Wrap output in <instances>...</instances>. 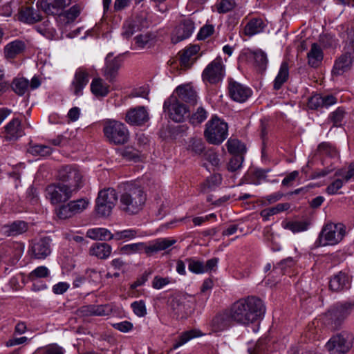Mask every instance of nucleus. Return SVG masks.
<instances>
[{"label":"nucleus","mask_w":354,"mask_h":354,"mask_svg":"<svg viewBox=\"0 0 354 354\" xmlns=\"http://www.w3.org/2000/svg\"><path fill=\"white\" fill-rule=\"evenodd\" d=\"M263 301L256 297H248L233 304L230 308L232 320L241 324H249L261 319L265 313Z\"/></svg>","instance_id":"obj_1"},{"label":"nucleus","mask_w":354,"mask_h":354,"mask_svg":"<svg viewBox=\"0 0 354 354\" xmlns=\"http://www.w3.org/2000/svg\"><path fill=\"white\" fill-rule=\"evenodd\" d=\"M119 196V209L128 215L140 212L147 201V194L143 189L133 183H124Z\"/></svg>","instance_id":"obj_2"},{"label":"nucleus","mask_w":354,"mask_h":354,"mask_svg":"<svg viewBox=\"0 0 354 354\" xmlns=\"http://www.w3.org/2000/svg\"><path fill=\"white\" fill-rule=\"evenodd\" d=\"M176 243V240L168 238H159L149 242L133 243L123 245L120 248V252L127 255L140 254L145 252L147 256L151 257L154 254L166 250Z\"/></svg>","instance_id":"obj_3"},{"label":"nucleus","mask_w":354,"mask_h":354,"mask_svg":"<svg viewBox=\"0 0 354 354\" xmlns=\"http://www.w3.org/2000/svg\"><path fill=\"white\" fill-rule=\"evenodd\" d=\"M354 308L353 302H339L331 306L324 315V324L331 330L340 328Z\"/></svg>","instance_id":"obj_4"},{"label":"nucleus","mask_w":354,"mask_h":354,"mask_svg":"<svg viewBox=\"0 0 354 354\" xmlns=\"http://www.w3.org/2000/svg\"><path fill=\"white\" fill-rule=\"evenodd\" d=\"M345 235V228L341 223H330L325 225L315 242L317 248L333 246L339 243Z\"/></svg>","instance_id":"obj_5"},{"label":"nucleus","mask_w":354,"mask_h":354,"mask_svg":"<svg viewBox=\"0 0 354 354\" xmlns=\"http://www.w3.org/2000/svg\"><path fill=\"white\" fill-rule=\"evenodd\" d=\"M103 132L108 141L114 145H124L129 141V131L126 126L119 121L106 120L104 123Z\"/></svg>","instance_id":"obj_6"},{"label":"nucleus","mask_w":354,"mask_h":354,"mask_svg":"<svg viewBox=\"0 0 354 354\" xmlns=\"http://www.w3.org/2000/svg\"><path fill=\"white\" fill-rule=\"evenodd\" d=\"M205 127L204 136L209 143L219 145L226 139L228 131L227 124L218 117H212Z\"/></svg>","instance_id":"obj_7"},{"label":"nucleus","mask_w":354,"mask_h":354,"mask_svg":"<svg viewBox=\"0 0 354 354\" xmlns=\"http://www.w3.org/2000/svg\"><path fill=\"white\" fill-rule=\"evenodd\" d=\"M59 183L67 188L70 189L74 193L82 187V176L80 171L71 166H63L59 171L57 174Z\"/></svg>","instance_id":"obj_8"},{"label":"nucleus","mask_w":354,"mask_h":354,"mask_svg":"<svg viewBox=\"0 0 354 354\" xmlns=\"http://www.w3.org/2000/svg\"><path fill=\"white\" fill-rule=\"evenodd\" d=\"M354 337L348 331H342L330 337L326 348L330 354H345L353 346Z\"/></svg>","instance_id":"obj_9"},{"label":"nucleus","mask_w":354,"mask_h":354,"mask_svg":"<svg viewBox=\"0 0 354 354\" xmlns=\"http://www.w3.org/2000/svg\"><path fill=\"white\" fill-rule=\"evenodd\" d=\"M117 200L116 192L113 188L101 190L96 199L95 210L97 214L101 216H109Z\"/></svg>","instance_id":"obj_10"},{"label":"nucleus","mask_w":354,"mask_h":354,"mask_svg":"<svg viewBox=\"0 0 354 354\" xmlns=\"http://www.w3.org/2000/svg\"><path fill=\"white\" fill-rule=\"evenodd\" d=\"M163 110L169 114L170 119L176 122H182L188 117V109L172 94L164 102Z\"/></svg>","instance_id":"obj_11"},{"label":"nucleus","mask_w":354,"mask_h":354,"mask_svg":"<svg viewBox=\"0 0 354 354\" xmlns=\"http://www.w3.org/2000/svg\"><path fill=\"white\" fill-rule=\"evenodd\" d=\"M46 197L51 204L57 205L65 203L69 200L75 194L70 189L60 184L53 183L48 185L45 190Z\"/></svg>","instance_id":"obj_12"},{"label":"nucleus","mask_w":354,"mask_h":354,"mask_svg":"<svg viewBox=\"0 0 354 354\" xmlns=\"http://www.w3.org/2000/svg\"><path fill=\"white\" fill-rule=\"evenodd\" d=\"M88 203V201L85 198L71 201L56 208L55 214L60 219H67L82 212L86 209Z\"/></svg>","instance_id":"obj_13"},{"label":"nucleus","mask_w":354,"mask_h":354,"mask_svg":"<svg viewBox=\"0 0 354 354\" xmlns=\"http://www.w3.org/2000/svg\"><path fill=\"white\" fill-rule=\"evenodd\" d=\"M224 75L225 68L222 59L217 57L205 67L202 73V79L205 82L214 84L221 81Z\"/></svg>","instance_id":"obj_14"},{"label":"nucleus","mask_w":354,"mask_h":354,"mask_svg":"<svg viewBox=\"0 0 354 354\" xmlns=\"http://www.w3.org/2000/svg\"><path fill=\"white\" fill-rule=\"evenodd\" d=\"M149 22L145 13H140L132 19H127L123 24L122 35L126 39L131 37L136 32L148 28Z\"/></svg>","instance_id":"obj_15"},{"label":"nucleus","mask_w":354,"mask_h":354,"mask_svg":"<svg viewBox=\"0 0 354 354\" xmlns=\"http://www.w3.org/2000/svg\"><path fill=\"white\" fill-rule=\"evenodd\" d=\"M228 90L230 97L240 103L245 102L252 93L250 88L232 80L229 82Z\"/></svg>","instance_id":"obj_16"},{"label":"nucleus","mask_w":354,"mask_h":354,"mask_svg":"<svg viewBox=\"0 0 354 354\" xmlns=\"http://www.w3.org/2000/svg\"><path fill=\"white\" fill-rule=\"evenodd\" d=\"M352 277L346 272L340 271L329 281V288L336 292L346 291L351 287Z\"/></svg>","instance_id":"obj_17"},{"label":"nucleus","mask_w":354,"mask_h":354,"mask_svg":"<svg viewBox=\"0 0 354 354\" xmlns=\"http://www.w3.org/2000/svg\"><path fill=\"white\" fill-rule=\"evenodd\" d=\"M71 3V0H38L37 6L48 15H57Z\"/></svg>","instance_id":"obj_18"},{"label":"nucleus","mask_w":354,"mask_h":354,"mask_svg":"<svg viewBox=\"0 0 354 354\" xmlns=\"http://www.w3.org/2000/svg\"><path fill=\"white\" fill-rule=\"evenodd\" d=\"M50 239L43 237L32 242L30 251L32 257L37 259H44L51 252Z\"/></svg>","instance_id":"obj_19"},{"label":"nucleus","mask_w":354,"mask_h":354,"mask_svg":"<svg viewBox=\"0 0 354 354\" xmlns=\"http://www.w3.org/2000/svg\"><path fill=\"white\" fill-rule=\"evenodd\" d=\"M89 81V75L86 68L84 67L78 68L75 73L74 78L71 82V89L74 95L80 96L82 94V91L87 85Z\"/></svg>","instance_id":"obj_20"},{"label":"nucleus","mask_w":354,"mask_h":354,"mask_svg":"<svg viewBox=\"0 0 354 354\" xmlns=\"http://www.w3.org/2000/svg\"><path fill=\"white\" fill-rule=\"evenodd\" d=\"M179 101L187 104H195L198 95L196 90L191 84H182L176 87L174 91Z\"/></svg>","instance_id":"obj_21"},{"label":"nucleus","mask_w":354,"mask_h":354,"mask_svg":"<svg viewBox=\"0 0 354 354\" xmlns=\"http://www.w3.org/2000/svg\"><path fill=\"white\" fill-rule=\"evenodd\" d=\"M194 29V25L191 20H184L178 24L171 37V41L174 44L180 42L184 39H187L191 36Z\"/></svg>","instance_id":"obj_22"},{"label":"nucleus","mask_w":354,"mask_h":354,"mask_svg":"<svg viewBox=\"0 0 354 354\" xmlns=\"http://www.w3.org/2000/svg\"><path fill=\"white\" fill-rule=\"evenodd\" d=\"M21 120L13 118L4 127V138L8 141H15L24 135Z\"/></svg>","instance_id":"obj_23"},{"label":"nucleus","mask_w":354,"mask_h":354,"mask_svg":"<svg viewBox=\"0 0 354 354\" xmlns=\"http://www.w3.org/2000/svg\"><path fill=\"white\" fill-rule=\"evenodd\" d=\"M149 114L144 106H138L127 111L125 120L131 125H142L149 120Z\"/></svg>","instance_id":"obj_24"},{"label":"nucleus","mask_w":354,"mask_h":354,"mask_svg":"<svg viewBox=\"0 0 354 354\" xmlns=\"http://www.w3.org/2000/svg\"><path fill=\"white\" fill-rule=\"evenodd\" d=\"M28 230V225L24 221H15L1 227V232L7 236L21 235Z\"/></svg>","instance_id":"obj_25"},{"label":"nucleus","mask_w":354,"mask_h":354,"mask_svg":"<svg viewBox=\"0 0 354 354\" xmlns=\"http://www.w3.org/2000/svg\"><path fill=\"white\" fill-rule=\"evenodd\" d=\"M121 59L119 57L111 59V54L106 58V66L104 68V75L109 82L115 80L121 66Z\"/></svg>","instance_id":"obj_26"},{"label":"nucleus","mask_w":354,"mask_h":354,"mask_svg":"<svg viewBox=\"0 0 354 354\" xmlns=\"http://www.w3.org/2000/svg\"><path fill=\"white\" fill-rule=\"evenodd\" d=\"M352 64L353 59L350 53L341 55L335 62L332 70L333 75L338 76L344 74L351 68Z\"/></svg>","instance_id":"obj_27"},{"label":"nucleus","mask_w":354,"mask_h":354,"mask_svg":"<svg viewBox=\"0 0 354 354\" xmlns=\"http://www.w3.org/2000/svg\"><path fill=\"white\" fill-rule=\"evenodd\" d=\"M266 24L261 18H252L245 24L243 34L249 37L263 32Z\"/></svg>","instance_id":"obj_28"},{"label":"nucleus","mask_w":354,"mask_h":354,"mask_svg":"<svg viewBox=\"0 0 354 354\" xmlns=\"http://www.w3.org/2000/svg\"><path fill=\"white\" fill-rule=\"evenodd\" d=\"M232 318L231 312L216 315L211 322L212 330L214 333L224 330L230 326Z\"/></svg>","instance_id":"obj_29"},{"label":"nucleus","mask_w":354,"mask_h":354,"mask_svg":"<svg viewBox=\"0 0 354 354\" xmlns=\"http://www.w3.org/2000/svg\"><path fill=\"white\" fill-rule=\"evenodd\" d=\"M199 50V46L197 45L192 46L178 53L180 57V66L185 68H189L195 62L194 56Z\"/></svg>","instance_id":"obj_30"},{"label":"nucleus","mask_w":354,"mask_h":354,"mask_svg":"<svg viewBox=\"0 0 354 354\" xmlns=\"http://www.w3.org/2000/svg\"><path fill=\"white\" fill-rule=\"evenodd\" d=\"M26 48L25 43L19 39L14 40L5 46L3 53L6 59H13L24 52Z\"/></svg>","instance_id":"obj_31"},{"label":"nucleus","mask_w":354,"mask_h":354,"mask_svg":"<svg viewBox=\"0 0 354 354\" xmlns=\"http://www.w3.org/2000/svg\"><path fill=\"white\" fill-rule=\"evenodd\" d=\"M323 57V52L320 46L316 43H313L307 54L308 64L311 67H317L321 64Z\"/></svg>","instance_id":"obj_32"},{"label":"nucleus","mask_w":354,"mask_h":354,"mask_svg":"<svg viewBox=\"0 0 354 354\" xmlns=\"http://www.w3.org/2000/svg\"><path fill=\"white\" fill-rule=\"evenodd\" d=\"M111 246L106 243H95L90 248V254L100 259H107L111 254Z\"/></svg>","instance_id":"obj_33"},{"label":"nucleus","mask_w":354,"mask_h":354,"mask_svg":"<svg viewBox=\"0 0 354 354\" xmlns=\"http://www.w3.org/2000/svg\"><path fill=\"white\" fill-rule=\"evenodd\" d=\"M109 312L110 308L104 305H88L81 308V313L85 316H105Z\"/></svg>","instance_id":"obj_34"},{"label":"nucleus","mask_w":354,"mask_h":354,"mask_svg":"<svg viewBox=\"0 0 354 354\" xmlns=\"http://www.w3.org/2000/svg\"><path fill=\"white\" fill-rule=\"evenodd\" d=\"M41 18L39 12L31 7L23 8L19 12V19L27 24H35Z\"/></svg>","instance_id":"obj_35"},{"label":"nucleus","mask_w":354,"mask_h":354,"mask_svg":"<svg viewBox=\"0 0 354 354\" xmlns=\"http://www.w3.org/2000/svg\"><path fill=\"white\" fill-rule=\"evenodd\" d=\"M86 236L93 240L109 241L113 239V234L106 228H93L86 232Z\"/></svg>","instance_id":"obj_36"},{"label":"nucleus","mask_w":354,"mask_h":354,"mask_svg":"<svg viewBox=\"0 0 354 354\" xmlns=\"http://www.w3.org/2000/svg\"><path fill=\"white\" fill-rule=\"evenodd\" d=\"M117 153L127 160L134 162H138L140 160V151L131 146H127L122 149H118Z\"/></svg>","instance_id":"obj_37"},{"label":"nucleus","mask_w":354,"mask_h":354,"mask_svg":"<svg viewBox=\"0 0 354 354\" xmlns=\"http://www.w3.org/2000/svg\"><path fill=\"white\" fill-rule=\"evenodd\" d=\"M289 77V68L287 62H282L279 71L274 81V89L279 90L282 85L288 80Z\"/></svg>","instance_id":"obj_38"},{"label":"nucleus","mask_w":354,"mask_h":354,"mask_svg":"<svg viewBox=\"0 0 354 354\" xmlns=\"http://www.w3.org/2000/svg\"><path fill=\"white\" fill-rule=\"evenodd\" d=\"M91 91L95 96L104 97L109 93V86L104 83L102 79L94 78L91 84Z\"/></svg>","instance_id":"obj_39"},{"label":"nucleus","mask_w":354,"mask_h":354,"mask_svg":"<svg viewBox=\"0 0 354 354\" xmlns=\"http://www.w3.org/2000/svg\"><path fill=\"white\" fill-rule=\"evenodd\" d=\"M208 116V112L203 106H198L191 115H188L189 122L193 126L200 125Z\"/></svg>","instance_id":"obj_40"},{"label":"nucleus","mask_w":354,"mask_h":354,"mask_svg":"<svg viewBox=\"0 0 354 354\" xmlns=\"http://www.w3.org/2000/svg\"><path fill=\"white\" fill-rule=\"evenodd\" d=\"M202 335V333L198 330H191L188 331L183 332L179 337L178 339L176 340L175 343L173 345V349H177L180 346L186 344L187 342L191 340L193 338L198 337Z\"/></svg>","instance_id":"obj_41"},{"label":"nucleus","mask_w":354,"mask_h":354,"mask_svg":"<svg viewBox=\"0 0 354 354\" xmlns=\"http://www.w3.org/2000/svg\"><path fill=\"white\" fill-rule=\"evenodd\" d=\"M11 87L16 94L22 96L28 90L29 81L24 77L15 78L12 82Z\"/></svg>","instance_id":"obj_42"},{"label":"nucleus","mask_w":354,"mask_h":354,"mask_svg":"<svg viewBox=\"0 0 354 354\" xmlns=\"http://www.w3.org/2000/svg\"><path fill=\"white\" fill-rule=\"evenodd\" d=\"M227 148L229 153L233 155H241L246 151L244 145L237 139H229L227 142Z\"/></svg>","instance_id":"obj_43"},{"label":"nucleus","mask_w":354,"mask_h":354,"mask_svg":"<svg viewBox=\"0 0 354 354\" xmlns=\"http://www.w3.org/2000/svg\"><path fill=\"white\" fill-rule=\"evenodd\" d=\"M222 181L221 175L219 174H215L207 178L205 182L202 185V191L207 192L209 190H212L217 186H218Z\"/></svg>","instance_id":"obj_44"},{"label":"nucleus","mask_w":354,"mask_h":354,"mask_svg":"<svg viewBox=\"0 0 354 354\" xmlns=\"http://www.w3.org/2000/svg\"><path fill=\"white\" fill-rule=\"evenodd\" d=\"M138 230L135 229H126L121 231H118L113 234V239L117 241L132 240L138 236Z\"/></svg>","instance_id":"obj_45"},{"label":"nucleus","mask_w":354,"mask_h":354,"mask_svg":"<svg viewBox=\"0 0 354 354\" xmlns=\"http://www.w3.org/2000/svg\"><path fill=\"white\" fill-rule=\"evenodd\" d=\"M28 151L33 156H46L52 153V149L47 145H32L29 147Z\"/></svg>","instance_id":"obj_46"},{"label":"nucleus","mask_w":354,"mask_h":354,"mask_svg":"<svg viewBox=\"0 0 354 354\" xmlns=\"http://www.w3.org/2000/svg\"><path fill=\"white\" fill-rule=\"evenodd\" d=\"M185 262L188 263V269L190 272L195 274L205 272V270H204V263L203 261L196 260L193 258H187Z\"/></svg>","instance_id":"obj_47"},{"label":"nucleus","mask_w":354,"mask_h":354,"mask_svg":"<svg viewBox=\"0 0 354 354\" xmlns=\"http://www.w3.org/2000/svg\"><path fill=\"white\" fill-rule=\"evenodd\" d=\"M81 8L79 5H74L68 10L62 13L60 17L66 19L67 23L73 22L80 15Z\"/></svg>","instance_id":"obj_48"},{"label":"nucleus","mask_w":354,"mask_h":354,"mask_svg":"<svg viewBox=\"0 0 354 354\" xmlns=\"http://www.w3.org/2000/svg\"><path fill=\"white\" fill-rule=\"evenodd\" d=\"M308 226V223L304 221H290L286 223L284 227L293 233H298L307 230Z\"/></svg>","instance_id":"obj_49"},{"label":"nucleus","mask_w":354,"mask_h":354,"mask_svg":"<svg viewBox=\"0 0 354 354\" xmlns=\"http://www.w3.org/2000/svg\"><path fill=\"white\" fill-rule=\"evenodd\" d=\"M189 149L195 154H201L205 149V145L201 138H192L189 141Z\"/></svg>","instance_id":"obj_50"},{"label":"nucleus","mask_w":354,"mask_h":354,"mask_svg":"<svg viewBox=\"0 0 354 354\" xmlns=\"http://www.w3.org/2000/svg\"><path fill=\"white\" fill-rule=\"evenodd\" d=\"M133 313L138 317H144L147 315V308L143 300L133 301L131 304Z\"/></svg>","instance_id":"obj_51"},{"label":"nucleus","mask_w":354,"mask_h":354,"mask_svg":"<svg viewBox=\"0 0 354 354\" xmlns=\"http://www.w3.org/2000/svg\"><path fill=\"white\" fill-rule=\"evenodd\" d=\"M153 39V35L149 32L145 34H140L135 37L136 44L140 48H144L147 47Z\"/></svg>","instance_id":"obj_52"},{"label":"nucleus","mask_w":354,"mask_h":354,"mask_svg":"<svg viewBox=\"0 0 354 354\" xmlns=\"http://www.w3.org/2000/svg\"><path fill=\"white\" fill-rule=\"evenodd\" d=\"M10 247L13 258L15 260H19L24 254V244L21 242H14L11 243Z\"/></svg>","instance_id":"obj_53"},{"label":"nucleus","mask_w":354,"mask_h":354,"mask_svg":"<svg viewBox=\"0 0 354 354\" xmlns=\"http://www.w3.org/2000/svg\"><path fill=\"white\" fill-rule=\"evenodd\" d=\"M345 115V110L342 107H338L335 111L332 112L329 118L334 123L335 125L339 126L341 124Z\"/></svg>","instance_id":"obj_54"},{"label":"nucleus","mask_w":354,"mask_h":354,"mask_svg":"<svg viewBox=\"0 0 354 354\" xmlns=\"http://www.w3.org/2000/svg\"><path fill=\"white\" fill-rule=\"evenodd\" d=\"M243 162V157L241 155H234L230 160L227 169L232 172L240 169Z\"/></svg>","instance_id":"obj_55"},{"label":"nucleus","mask_w":354,"mask_h":354,"mask_svg":"<svg viewBox=\"0 0 354 354\" xmlns=\"http://www.w3.org/2000/svg\"><path fill=\"white\" fill-rule=\"evenodd\" d=\"M234 0H221L217 6V10L219 13L228 12L235 6Z\"/></svg>","instance_id":"obj_56"},{"label":"nucleus","mask_w":354,"mask_h":354,"mask_svg":"<svg viewBox=\"0 0 354 354\" xmlns=\"http://www.w3.org/2000/svg\"><path fill=\"white\" fill-rule=\"evenodd\" d=\"M317 151L322 153L328 156H335L337 155V151L328 142H322L317 147Z\"/></svg>","instance_id":"obj_57"},{"label":"nucleus","mask_w":354,"mask_h":354,"mask_svg":"<svg viewBox=\"0 0 354 354\" xmlns=\"http://www.w3.org/2000/svg\"><path fill=\"white\" fill-rule=\"evenodd\" d=\"M308 106L310 109L323 108V97L320 94H315L310 97L308 102Z\"/></svg>","instance_id":"obj_58"},{"label":"nucleus","mask_w":354,"mask_h":354,"mask_svg":"<svg viewBox=\"0 0 354 354\" xmlns=\"http://www.w3.org/2000/svg\"><path fill=\"white\" fill-rule=\"evenodd\" d=\"M319 42L325 48H335L337 46L336 39L330 35H324L320 37Z\"/></svg>","instance_id":"obj_59"},{"label":"nucleus","mask_w":354,"mask_h":354,"mask_svg":"<svg viewBox=\"0 0 354 354\" xmlns=\"http://www.w3.org/2000/svg\"><path fill=\"white\" fill-rule=\"evenodd\" d=\"M344 180L336 179L332 182L326 189V192L329 195H333L337 193V191L341 189L344 185Z\"/></svg>","instance_id":"obj_60"},{"label":"nucleus","mask_w":354,"mask_h":354,"mask_svg":"<svg viewBox=\"0 0 354 354\" xmlns=\"http://www.w3.org/2000/svg\"><path fill=\"white\" fill-rule=\"evenodd\" d=\"M49 274V270L46 266H39L30 272V278L34 279L35 278L47 277Z\"/></svg>","instance_id":"obj_61"},{"label":"nucleus","mask_w":354,"mask_h":354,"mask_svg":"<svg viewBox=\"0 0 354 354\" xmlns=\"http://www.w3.org/2000/svg\"><path fill=\"white\" fill-rule=\"evenodd\" d=\"M171 281L168 277H162L160 276L154 277L152 281V287L155 289L159 290L164 286L170 283Z\"/></svg>","instance_id":"obj_62"},{"label":"nucleus","mask_w":354,"mask_h":354,"mask_svg":"<svg viewBox=\"0 0 354 354\" xmlns=\"http://www.w3.org/2000/svg\"><path fill=\"white\" fill-rule=\"evenodd\" d=\"M214 27L212 25H205L201 28L199 32L198 33V39H205L214 32Z\"/></svg>","instance_id":"obj_63"},{"label":"nucleus","mask_w":354,"mask_h":354,"mask_svg":"<svg viewBox=\"0 0 354 354\" xmlns=\"http://www.w3.org/2000/svg\"><path fill=\"white\" fill-rule=\"evenodd\" d=\"M254 59L256 64L261 68L266 66L267 63L266 55L262 51H257L254 53Z\"/></svg>","instance_id":"obj_64"}]
</instances>
